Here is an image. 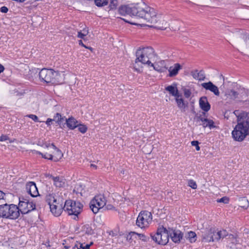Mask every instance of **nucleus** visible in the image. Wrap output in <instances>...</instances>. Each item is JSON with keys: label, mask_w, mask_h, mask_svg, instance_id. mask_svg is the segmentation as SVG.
I'll return each instance as SVG.
<instances>
[{"label": "nucleus", "mask_w": 249, "mask_h": 249, "mask_svg": "<svg viewBox=\"0 0 249 249\" xmlns=\"http://www.w3.org/2000/svg\"><path fill=\"white\" fill-rule=\"evenodd\" d=\"M119 13L123 16L128 15L131 17L144 18L147 21L157 22V15L155 10L143 2L134 5H123L119 7Z\"/></svg>", "instance_id": "f257e3e1"}, {"label": "nucleus", "mask_w": 249, "mask_h": 249, "mask_svg": "<svg viewBox=\"0 0 249 249\" xmlns=\"http://www.w3.org/2000/svg\"><path fill=\"white\" fill-rule=\"evenodd\" d=\"M234 113L237 117V124L231 132V136L234 141L242 142L249 136V113L235 110Z\"/></svg>", "instance_id": "f03ea898"}, {"label": "nucleus", "mask_w": 249, "mask_h": 249, "mask_svg": "<svg viewBox=\"0 0 249 249\" xmlns=\"http://www.w3.org/2000/svg\"><path fill=\"white\" fill-rule=\"evenodd\" d=\"M34 71L38 73L39 80L41 82L53 85H57L61 82V76L59 71L52 69L43 68L40 70L35 68Z\"/></svg>", "instance_id": "7ed1b4c3"}, {"label": "nucleus", "mask_w": 249, "mask_h": 249, "mask_svg": "<svg viewBox=\"0 0 249 249\" xmlns=\"http://www.w3.org/2000/svg\"><path fill=\"white\" fill-rule=\"evenodd\" d=\"M136 58L135 63L133 64V67L136 71H139L140 70L137 66L138 63L141 62L143 64H147L149 66L150 64H151L149 59L154 56V51L151 47H147L142 49L140 48L136 52Z\"/></svg>", "instance_id": "20e7f679"}, {"label": "nucleus", "mask_w": 249, "mask_h": 249, "mask_svg": "<svg viewBox=\"0 0 249 249\" xmlns=\"http://www.w3.org/2000/svg\"><path fill=\"white\" fill-rule=\"evenodd\" d=\"M19 215V209L17 205L6 203L0 205V218L16 219Z\"/></svg>", "instance_id": "39448f33"}, {"label": "nucleus", "mask_w": 249, "mask_h": 249, "mask_svg": "<svg viewBox=\"0 0 249 249\" xmlns=\"http://www.w3.org/2000/svg\"><path fill=\"white\" fill-rule=\"evenodd\" d=\"M83 208V205L80 201L68 199L64 202L63 211L67 212L69 215H74V219H76L78 215L82 211Z\"/></svg>", "instance_id": "423d86ee"}, {"label": "nucleus", "mask_w": 249, "mask_h": 249, "mask_svg": "<svg viewBox=\"0 0 249 249\" xmlns=\"http://www.w3.org/2000/svg\"><path fill=\"white\" fill-rule=\"evenodd\" d=\"M107 199L103 195H96L90 201L89 208L96 214L106 205Z\"/></svg>", "instance_id": "0eeeda50"}, {"label": "nucleus", "mask_w": 249, "mask_h": 249, "mask_svg": "<svg viewBox=\"0 0 249 249\" xmlns=\"http://www.w3.org/2000/svg\"><path fill=\"white\" fill-rule=\"evenodd\" d=\"M152 213L148 211H142L137 218L136 225L141 228L148 227L152 221Z\"/></svg>", "instance_id": "6e6552de"}, {"label": "nucleus", "mask_w": 249, "mask_h": 249, "mask_svg": "<svg viewBox=\"0 0 249 249\" xmlns=\"http://www.w3.org/2000/svg\"><path fill=\"white\" fill-rule=\"evenodd\" d=\"M64 201L62 197L58 196L53 199L52 204H50V211L55 216H58L63 211Z\"/></svg>", "instance_id": "1a4fd4ad"}, {"label": "nucleus", "mask_w": 249, "mask_h": 249, "mask_svg": "<svg viewBox=\"0 0 249 249\" xmlns=\"http://www.w3.org/2000/svg\"><path fill=\"white\" fill-rule=\"evenodd\" d=\"M36 204L33 202H30L28 200L23 197L19 198L18 207L19 209V213L22 214H26L31 211L36 209Z\"/></svg>", "instance_id": "9d476101"}, {"label": "nucleus", "mask_w": 249, "mask_h": 249, "mask_svg": "<svg viewBox=\"0 0 249 249\" xmlns=\"http://www.w3.org/2000/svg\"><path fill=\"white\" fill-rule=\"evenodd\" d=\"M124 20L125 22L129 23L131 24L136 25H137L138 26L142 27H144L143 29H144V30H150V29H152V28H154V29H155L157 30H165L167 29V26L168 25L167 23L166 22H164V20H163L162 21L164 22V26H160V25L158 24L155 26H154L153 25H146L144 24H139V23H137L135 21H132V20L128 21V20H126L124 19Z\"/></svg>", "instance_id": "9b49d317"}, {"label": "nucleus", "mask_w": 249, "mask_h": 249, "mask_svg": "<svg viewBox=\"0 0 249 249\" xmlns=\"http://www.w3.org/2000/svg\"><path fill=\"white\" fill-rule=\"evenodd\" d=\"M169 234L172 241L178 244L180 242L183 236V233L180 230H174L172 228H169Z\"/></svg>", "instance_id": "f8f14e48"}, {"label": "nucleus", "mask_w": 249, "mask_h": 249, "mask_svg": "<svg viewBox=\"0 0 249 249\" xmlns=\"http://www.w3.org/2000/svg\"><path fill=\"white\" fill-rule=\"evenodd\" d=\"M159 231L160 232V245H165L169 241L170 237L169 229L167 230L163 226L159 228Z\"/></svg>", "instance_id": "ddd939ff"}, {"label": "nucleus", "mask_w": 249, "mask_h": 249, "mask_svg": "<svg viewBox=\"0 0 249 249\" xmlns=\"http://www.w3.org/2000/svg\"><path fill=\"white\" fill-rule=\"evenodd\" d=\"M26 190L32 197H35L39 196L36 184L34 182H28L26 185Z\"/></svg>", "instance_id": "4468645a"}, {"label": "nucleus", "mask_w": 249, "mask_h": 249, "mask_svg": "<svg viewBox=\"0 0 249 249\" xmlns=\"http://www.w3.org/2000/svg\"><path fill=\"white\" fill-rule=\"evenodd\" d=\"M201 86L206 90H209L213 92L216 96H219L220 92L217 86L214 85L212 82L209 81L201 84Z\"/></svg>", "instance_id": "2eb2a0df"}, {"label": "nucleus", "mask_w": 249, "mask_h": 249, "mask_svg": "<svg viewBox=\"0 0 249 249\" xmlns=\"http://www.w3.org/2000/svg\"><path fill=\"white\" fill-rule=\"evenodd\" d=\"M175 101L177 104L178 107L181 110V111L184 112L186 108L188 107V102L184 101L182 98V95L180 94L176 97H175Z\"/></svg>", "instance_id": "dca6fc26"}, {"label": "nucleus", "mask_w": 249, "mask_h": 249, "mask_svg": "<svg viewBox=\"0 0 249 249\" xmlns=\"http://www.w3.org/2000/svg\"><path fill=\"white\" fill-rule=\"evenodd\" d=\"M149 66L153 67V69L155 71L159 72H163L166 71L168 69L167 67H166L165 62L164 60L160 61L155 64L151 63V64H150Z\"/></svg>", "instance_id": "f3484780"}, {"label": "nucleus", "mask_w": 249, "mask_h": 249, "mask_svg": "<svg viewBox=\"0 0 249 249\" xmlns=\"http://www.w3.org/2000/svg\"><path fill=\"white\" fill-rule=\"evenodd\" d=\"M199 104L200 108L205 112H208L211 108V105L206 96L201 97L199 99Z\"/></svg>", "instance_id": "a211bd4d"}, {"label": "nucleus", "mask_w": 249, "mask_h": 249, "mask_svg": "<svg viewBox=\"0 0 249 249\" xmlns=\"http://www.w3.org/2000/svg\"><path fill=\"white\" fill-rule=\"evenodd\" d=\"M165 89L169 92L170 94L175 97H176L180 94L178 89L177 84L175 82L173 83L171 85L166 87Z\"/></svg>", "instance_id": "6ab92c4d"}, {"label": "nucleus", "mask_w": 249, "mask_h": 249, "mask_svg": "<svg viewBox=\"0 0 249 249\" xmlns=\"http://www.w3.org/2000/svg\"><path fill=\"white\" fill-rule=\"evenodd\" d=\"M65 121L67 126L70 130H74L78 126V121L72 116L68 119L65 118Z\"/></svg>", "instance_id": "aec40b11"}, {"label": "nucleus", "mask_w": 249, "mask_h": 249, "mask_svg": "<svg viewBox=\"0 0 249 249\" xmlns=\"http://www.w3.org/2000/svg\"><path fill=\"white\" fill-rule=\"evenodd\" d=\"M214 231V228H211L206 231V232L202 235L203 241L205 242H213V233Z\"/></svg>", "instance_id": "412c9836"}, {"label": "nucleus", "mask_w": 249, "mask_h": 249, "mask_svg": "<svg viewBox=\"0 0 249 249\" xmlns=\"http://www.w3.org/2000/svg\"><path fill=\"white\" fill-rule=\"evenodd\" d=\"M50 178L52 179L54 185L56 187H62L65 184V179L62 177H54L50 175Z\"/></svg>", "instance_id": "4be33fe9"}, {"label": "nucleus", "mask_w": 249, "mask_h": 249, "mask_svg": "<svg viewBox=\"0 0 249 249\" xmlns=\"http://www.w3.org/2000/svg\"><path fill=\"white\" fill-rule=\"evenodd\" d=\"M181 68V66L179 63L175 64L174 67H170L168 70L169 72V76L170 77H173L177 75Z\"/></svg>", "instance_id": "5701e85b"}, {"label": "nucleus", "mask_w": 249, "mask_h": 249, "mask_svg": "<svg viewBox=\"0 0 249 249\" xmlns=\"http://www.w3.org/2000/svg\"><path fill=\"white\" fill-rule=\"evenodd\" d=\"M199 124L202 125L204 128H206V127H208L210 129H212V128H215L216 127L214 125V122L212 120L209 119L208 118L203 119V121L201 124Z\"/></svg>", "instance_id": "b1692460"}, {"label": "nucleus", "mask_w": 249, "mask_h": 249, "mask_svg": "<svg viewBox=\"0 0 249 249\" xmlns=\"http://www.w3.org/2000/svg\"><path fill=\"white\" fill-rule=\"evenodd\" d=\"M192 76L199 81H203L205 79V75L203 71H198L197 70H195L194 71L192 72Z\"/></svg>", "instance_id": "393cba45"}, {"label": "nucleus", "mask_w": 249, "mask_h": 249, "mask_svg": "<svg viewBox=\"0 0 249 249\" xmlns=\"http://www.w3.org/2000/svg\"><path fill=\"white\" fill-rule=\"evenodd\" d=\"M31 151L33 153H35L36 154L41 155L42 158L48 159L50 160H53V156L52 154H48L47 153L44 154L41 152L36 150H32Z\"/></svg>", "instance_id": "a878e982"}, {"label": "nucleus", "mask_w": 249, "mask_h": 249, "mask_svg": "<svg viewBox=\"0 0 249 249\" xmlns=\"http://www.w3.org/2000/svg\"><path fill=\"white\" fill-rule=\"evenodd\" d=\"M65 119V116H62L60 113H56L52 119L53 121H55L57 124H60L61 122H63Z\"/></svg>", "instance_id": "bb28decb"}, {"label": "nucleus", "mask_w": 249, "mask_h": 249, "mask_svg": "<svg viewBox=\"0 0 249 249\" xmlns=\"http://www.w3.org/2000/svg\"><path fill=\"white\" fill-rule=\"evenodd\" d=\"M187 238L189 239L190 243H195L196 240V234L195 232L190 231L187 233Z\"/></svg>", "instance_id": "cd10ccee"}, {"label": "nucleus", "mask_w": 249, "mask_h": 249, "mask_svg": "<svg viewBox=\"0 0 249 249\" xmlns=\"http://www.w3.org/2000/svg\"><path fill=\"white\" fill-rule=\"evenodd\" d=\"M196 113L195 117H194V120L197 122H201V123L203 121V119H205L206 118L204 117L206 116V112H202L201 114H198V113Z\"/></svg>", "instance_id": "c85d7f7f"}, {"label": "nucleus", "mask_w": 249, "mask_h": 249, "mask_svg": "<svg viewBox=\"0 0 249 249\" xmlns=\"http://www.w3.org/2000/svg\"><path fill=\"white\" fill-rule=\"evenodd\" d=\"M55 195L53 193H49L46 195L45 196V200L50 207V204H52L53 202V199L55 197Z\"/></svg>", "instance_id": "c756f323"}, {"label": "nucleus", "mask_w": 249, "mask_h": 249, "mask_svg": "<svg viewBox=\"0 0 249 249\" xmlns=\"http://www.w3.org/2000/svg\"><path fill=\"white\" fill-rule=\"evenodd\" d=\"M226 94L231 99H235L238 96L239 93L233 89H231L227 91Z\"/></svg>", "instance_id": "7c9ffc66"}, {"label": "nucleus", "mask_w": 249, "mask_h": 249, "mask_svg": "<svg viewBox=\"0 0 249 249\" xmlns=\"http://www.w3.org/2000/svg\"><path fill=\"white\" fill-rule=\"evenodd\" d=\"M83 230L86 234L89 235H92L94 233L91 226H90L89 224L84 225L83 226Z\"/></svg>", "instance_id": "2f4dec72"}, {"label": "nucleus", "mask_w": 249, "mask_h": 249, "mask_svg": "<svg viewBox=\"0 0 249 249\" xmlns=\"http://www.w3.org/2000/svg\"><path fill=\"white\" fill-rule=\"evenodd\" d=\"M160 231H159V228L157 230L156 233L154 234V235L151 234V238L153 241H154L156 243H158L160 245Z\"/></svg>", "instance_id": "473e14b6"}, {"label": "nucleus", "mask_w": 249, "mask_h": 249, "mask_svg": "<svg viewBox=\"0 0 249 249\" xmlns=\"http://www.w3.org/2000/svg\"><path fill=\"white\" fill-rule=\"evenodd\" d=\"M55 151L56 156L54 157H53V161H54V162H57L62 158V157L63 156V154L59 149H58Z\"/></svg>", "instance_id": "72a5a7b5"}, {"label": "nucleus", "mask_w": 249, "mask_h": 249, "mask_svg": "<svg viewBox=\"0 0 249 249\" xmlns=\"http://www.w3.org/2000/svg\"><path fill=\"white\" fill-rule=\"evenodd\" d=\"M217 235L218 238L220 239L226 237L228 235V232L226 230L217 231Z\"/></svg>", "instance_id": "f704fd0d"}, {"label": "nucleus", "mask_w": 249, "mask_h": 249, "mask_svg": "<svg viewBox=\"0 0 249 249\" xmlns=\"http://www.w3.org/2000/svg\"><path fill=\"white\" fill-rule=\"evenodd\" d=\"M95 4L98 6H103L106 5L108 3V0H94Z\"/></svg>", "instance_id": "c9c22d12"}, {"label": "nucleus", "mask_w": 249, "mask_h": 249, "mask_svg": "<svg viewBox=\"0 0 249 249\" xmlns=\"http://www.w3.org/2000/svg\"><path fill=\"white\" fill-rule=\"evenodd\" d=\"M77 127H78V130L83 134L85 133L88 130L87 126L83 124H78Z\"/></svg>", "instance_id": "e433bc0d"}, {"label": "nucleus", "mask_w": 249, "mask_h": 249, "mask_svg": "<svg viewBox=\"0 0 249 249\" xmlns=\"http://www.w3.org/2000/svg\"><path fill=\"white\" fill-rule=\"evenodd\" d=\"M188 184V186L193 189H196L197 188L196 182L193 179H189Z\"/></svg>", "instance_id": "4c0bfd02"}, {"label": "nucleus", "mask_w": 249, "mask_h": 249, "mask_svg": "<svg viewBox=\"0 0 249 249\" xmlns=\"http://www.w3.org/2000/svg\"><path fill=\"white\" fill-rule=\"evenodd\" d=\"M137 234L139 237V238L142 240V241H147V237L143 234H142V233H137L135 232H131L130 233V234Z\"/></svg>", "instance_id": "58836bf2"}, {"label": "nucleus", "mask_w": 249, "mask_h": 249, "mask_svg": "<svg viewBox=\"0 0 249 249\" xmlns=\"http://www.w3.org/2000/svg\"><path fill=\"white\" fill-rule=\"evenodd\" d=\"M118 5V1L117 0H111L109 7L111 9H116Z\"/></svg>", "instance_id": "ea45409f"}, {"label": "nucleus", "mask_w": 249, "mask_h": 249, "mask_svg": "<svg viewBox=\"0 0 249 249\" xmlns=\"http://www.w3.org/2000/svg\"><path fill=\"white\" fill-rule=\"evenodd\" d=\"M218 202H222L224 204H228L229 202V198L227 196H223L217 200Z\"/></svg>", "instance_id": "a19ab883"}, {"label": "nucleus", "mask_w": 249, "mask_h": 249, "mask_svg": "<svg viewBox=\"0 0 249 249\" xmlns=\"http://www.w3.org/2000/svg\"><path fill=\"white\" fill-rule=\"evenodd\" d=\"M27 117L32 119L35 122H40L39 120L38 117L34 114H29L27 115Z\"/></svg>", "instance_id": "79ce46f5"}, {"label": "nucleus", "mask_w": 249, "mask_h": 249, "mask_svg": "<svg viewBox=\"0 0 249 249\" xmlns=\"http://www.w3.org/2000/svg\"><path fill=\"white\" fill-rule=\"evenodd\" d=\"M199 142L198 141H193L191 142V144L193 146H195L196 147V151L200 150V147L199 146Z\"/></svg>", "instance_id": "37998d69"}, {"label": "nucleus", "mask_w": 249, "mask_h": 249, "mask_svg": "<svg viewBox=\"0 0 249 249\" xmlns=\"http://www.w3.org/2000/svg\"><path fill=\"white\" fill-rule=\"evenodd\" d=\"M241 37L245 41L247 42L249 41V34L246 32L241 34Z\"/></svg>", "instance_id": "c03bdc74"}, {"label": "nucleus", "mask_w": 249, "mask_h": 249, "mask_svg": "<svg viewBox=\"0 0 249 249\" xmlns=\"http://www.w3.org/2000/svg\"><path fill=\"white\" fill-rule=\"evenodd\" d=\"M184 95L186 98H188L191 95V90L189 89H184Z\"/></svg>", "instance_id": "a18cd8bd"}, {"label": "nucleus", "mask_w": 249, "mask_h": 249, "mask_svg": "<svg viewBox=\"0 0 249 249\" xmlns=\"http://www.w3.org/2000/svg\"><path fill=\"white\" fill-rule=\"evenodd\" d=\"M92 244V243H91L90 244H86L85 246L82 244H80L79 248H80V249H90V246Z\"/></svg>", "instance_id": "49530a36"}, {"label": "nucleus", "mask_w": 249, "mask_h": 249, "mask_svg": "<svg viewBox=\"0 0 249 249\" xmlns=\"http://www.w3.org/2000/svg\"><path fill=\"white\" fill-rule=\"evenodd\" d=\"M5 194L0 190V205L3 204L2 201L5 199Z\"/></svg>", "instance_id": "de8ad7c7"}, {"label": "nucleus", "mask_w": 249, "mask_h": 249, "mask_svg": "<svg viewBox=\"0 0 249 249\" xmlns=\"http://www.w3.org/2000/svg\"><path fill=\"white\" fill-rule=\"evenodd\" d=\"M8 140H9V138L8 136L6 135L2 134L0 137V142H4Z\"/></svg>", "instance_id": "09e8293b"}, {"label": "nucleus", "mask_w": 249, "mask_h": 249, "mask_svg": "<svg viewBox=\"0 0 249 249\" xmlns=\"http://www.w3.org/2000/svg\"><path fill=\"white\" fill-rule=\"evenodd\" d=\"M213 242L215 241H219L220 239L218 238V237H217V231H216V230H215V229L214 228V231L213 232Z\"/></svg>", "instance_id": "8fccbe9b"}, {"label": "nucleus", "mask_w": 249, "mask_h": 249, "mask_svg": "<svg viewBox=\"0 0 249 249\" xmlns=\"http://www.w3.org/2000/svg\"><path fill=\"white\" fill-rule=\"evenodd\" d=\"M0 11L2 13H6L8 11V9L6 6H2L0 8Z\"/></svg>", "instance_id": "3c124183"}, {"label": "nucleus", "mask_w": 249, "mask_h": 249, "mask_svg": "<svg viewBox=\"0 0 249 249\" xmlns=\"http://www.w3.org/2000/svg\"><path fill=\"white\" fill-rule=\"evenodd\" d=\"M86 35V34L83 33L82 32H78L77 37L82 39L85 37Z\"/></svg>", "instance_id": "603ef678"}, {"label": "nucleus", "mask_w": 249, "mask_h": 249, "mask_svg": "<svg viewBox=\"0 0 249 249\" xmlns=\"http://www.w3.org/2000/svg\"><path fill=\"white\" fill-rule=\"evenodd\" d=\"M89 32H87L86 35L85 36V37L83 38L82 40H83L85 43L88 42L89 40V36H88V33Z\"/></svg>", "instance_id": "864d4df0"}, {"label": "nucleus", "mask_w": 249, "mask_h": 249, "mask_svg": "<svg viewBox=\"0 0 249 249\" xmlns=\"http://www.w3.org/2000/svg\"><path fill=\"white\" fill-rule=\"evenodd\" d=\"M53 122V120L51 118H48L46 121V124L48 126L51 125V123Z\"/></svg>", "instance_id": "5fc2aeb1"}, {"label": "nucleus", "mask_w": 249, "mask_h": 249, "mask_svg": "<svg viewBox=\"0 0 249 249\" xmlns=\"http://www.w3.org/2000/svg\"><path fill=\"white\" fill-rule=\"evenodd\" d=\"M78 44L80 46H81L84 48L86 47V45L83 43V40L82 39L79 40L78 41Z\"/></svg>", "instance_id": "6e6d98bb"}, {"label": "nucleus", "mask_w": 249, "mask_h": 249, "mask_svg": "<svg viewBox=\"0 0 249 249\" xmlns=\"http://www.w3.org/2000/svg\"><path fill=\"white\" fill-rule=\"evenodd\" d=\"M59 125V127L61 129H64L65 127V125H66V122L64 123H63V122H61L60 123V124H58Z\"/></svg>", "instance_id": "4d7b16f0"}, {"label": "nucleus", "mask_w": 249, "mask_h": 249, "mask_svg": "<svg viewBox=\"0 0 249 249\" xmlns=\"http://www.w3.org/2000/svg\"><path fill=\"white\" fill-rule=\"evenodd\" d=\"M106 208L107 210H112L114 208V207L113 205H112L111 204H108L106 206Z\"/></svg>", "instance_id": "13d9d810"}, {"label": "nucleus", "mask_w": 249, "mask_h": 249, "mask_svg": "<svg viewBox=\"0 0 249 249\" xmlns=\"http://www.w3.org/2000/svg\"><path fill=\"white\" fill-rule=\"evenodd\" d=\"M37 145L41 147H44V142L43 141H38L37 143Z\"/></svg>", "instance_id": "bf43d9fd"}, {"label": "nucleus", "mask_w": 249, "mask_h": 249, "mask_svg": "<svg viewBox=\"0 0 249 249\" xmlns=\"http://www.w3.org/2000/svg\"><path fill=\"white\" fill-rule=\"evenodd\" d=\"M4 70V66L1 65V64H0V73H1V72H2Z\"/></svg>", "instance_id": "052dcab7"}, {"label": "nucleus", "mask_w": 249, "mask_h": 249, "mask_svg": "<svg viewBox=\"0 0 249 249\" xmlns=\"http://www.w3.org/2000/svg\"><path fill=\"white\" fill-rule=\"evenodd\" d=\"M51 145V144L50 143H47L46 142H44V147H45L46 148H49V147Z\"/></svg>", "instance_id": "680f3d73"}, {"label": "nucleus", "mask_w": 249, "mask_h": 249, "mask_svg": "<svg viewBox=\"0 0 249 249\" xmlns=\"http://www.w3.org/2000/svg\"><path fill=\"white\" fill-rule=\"evenodd\" d=\"M51 146H52V147H53V148L54 150H57V149H58V148H57V147L54 145V144L53 143H52L51 144Z\"/></svg>", "instance_id": "e2e57ef3"}, {"label": "nucleus", "mask_w": 249, "mask_h": 249, "mask_svg": "<svg viewBox=\"0 0 249 249\" xmlns=\"http://www.w3.org/2000/svg\"><path fill=\"white\" fill-rule=\"evenodd\" d=\"M44 245L47 247H50V242L49 240H48L45 244Z\"/></svg>", "instance_id": "0e129e2a"}, {"label": "nucleus", "mask_w": 249, "mask_h": 249, "mask_svg": "<svg viewBox=\"0 0 249 249\" xmlns=\"http://www.w3.org/2000/svg\"><path fill=\"white\" fill-rule=\"evenodd\" d=\"M85 48L89 50L91 52H93V51L94 50V49L91 47H88L86 46V47H85Z\"/></svg>", "instance_id": "69168bd1"}, {"label": "nucleus", "mask_w": 249, "mask_h": 249, "mask_svg": "<svg viewBox=\"0 0 249 249\" xmlns=\"http://www.w3.org/2000/svg\"><path fill=\"white\" fill-rule=\"evenodd\" d=\"M71 249H80V248H79L77 245H75L73 247H72Z\"/></svg>", "instance_id": "338daca9"}, {"label": "nucleus", "mask_w": 249, "mask_h": 249, "mask_svg": "<svg viewBox=\"0 0 249 249\" xmlns=\"http://www.w3.org/2000/svg\"><path fill=\"white\" fill-rule=\"evenodd\" d=\"M109 235H111L112 236H114L115 235H116V234L114 233L113 231H110Z\"/></svg>", "instance_id": "774afa93"}]
</instances>
